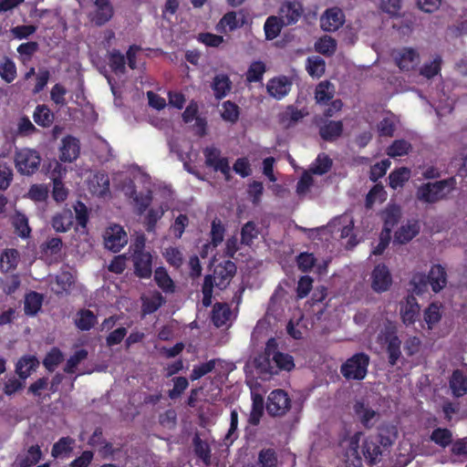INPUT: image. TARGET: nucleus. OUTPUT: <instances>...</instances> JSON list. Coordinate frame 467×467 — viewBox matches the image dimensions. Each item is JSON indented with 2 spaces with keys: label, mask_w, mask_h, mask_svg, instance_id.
<instances>
[{
  "label": "nucleus",
  "mask_w": 467,
  "mask_h": 467,
  "mask_svg": "<svg viewBox=\"0 0 467 467\" xmlns=\"http://www.w3.org/2000/svg\"><path fill=\"white\" fill-rule=\"evenodd\" d=\"M193 451L195 455L208 466L211 464V448L207 441H202L198 434L192 439Z\"/></svg>",
  "instance_id": "37"
},
{
  "label": "nucleus",
  "mask_w": 467,
  "mask_h": 467,
  "mask_svg": "<svg viewBox=\"0 0 467 467\" xmlns=\"http://www.w3.org/2000/svg\"><path fill=\"white\" fill-rule=\"evenodd\" d=\"M291 407V400L287 393L280 389L270 392L266 401V411L272 417L284 416Z\"/></svg>",
  "instance_id": "7"
},
{
  "label": "nucleus",
  "mask_w": 467,
  "mask_h": 467,
  "mask_svg": "<svg viewBox=\"0 0 467 467\" xmlns=\"http://www.w3.org/2000/svg\"><path fill=\"white\" fill-rule=\"evenodd\" d=\"M74 214L71 210L64 209L56 213L52 218V226L57 233H66L72 227Z\"/></svg>",
  "instance_id": "26"
},
{
  "label": "nucleus",
  "mask_w": 467,
  "mask_h": 467,
  "mask_svg": "<svg viewBox=\"0 0 467 467\" xmlns=\"http://www.w3.org/2000/svg\"><path fill=\"white\" fill-rule=\"evenodd\" d=\"M430 438L431 441L442 448H446L452 442V433L447 428L434 429Z\"/></svg>",
  "instance_id": "49"
},
{
  "label": "nucleus",
  "mask_w": 467,
  "mask_h": 467,
  "mask_svg": "<svg viewBox=\"0 0 467 467\" xmlns=\"http://www.w3.org/2000/svg\"><path fill=\"white\" fill-rule=\"evenodd\" d=\"M92 191L99 196H105L109 192V177L104 171H98L91 180Z\"/></svg>",
  "instance_id": "34"
},
{
  "label": "nucleus",
  "mask_w": 467,
  "mask_h": 467,
  "mask_svg": "<svg viewBox=\"0 0 467 467\" xmlns=\"http://www.w3.org/2000/svg\"><path fill=\"white\" fill-rule=\"evenodd\" d=\"M59 151V160L61 161L72 162L76 161L80 153L79 140L71 135L64 137L61 140Z\"/></svg>",
  "instance_id": "14"
},
{
  "label": "nucleus",
  "mask_w": 467,
  "mask_h": 467,
  "mask_svg": "<svg viewBox=\"0 0 467 467\" xmlns=\"http://www.w3.org/2000/svg\"><path fill=\"white\" fill-rule=\"evenodd\" d=\"M354 412L365 428H371L374 425L373 420L378 416L374 410L362 401L355 403Z\"/></svg>",
  "instance_id": "28"
},
{
  "label": "nucleus",
  "mask_w": 467,
  "mask_h": 467,
  "mask_svg": "<svg viewBox=\"0 0 467 467\" xmlns=\"http://www.w3.org/2000/svg\"><path fill=\"white\" fill-rule=\"evenodd\" d=\"M109 65L115 74H124L126 72L125 56L118 49H113L109 55Z\"/></svg>",
  "instance_id": "46"
},
{
  "label": "nucleus",
  "mask_w": 467,
  "mask_h": 467,
  "mask_svg": "<svg viewBox=\"0 0 467 467\" xmlns=\"http://www.w3.org/2000/svg\"><path fill=\"white\" fill-rule=\"evenodd\" d=\"M232 88V81L226 74L215 75L212 83L214 97L222 99L227 96Z\"/></svg>",
  "instance_id": "29"
},
{
  "label": "nucleus",
  "mask_w": 467,
  "mask_h": 467,
  "mask_svg": "<svg viewBox=\"0 0 467 467\" xmlns=\"http://www.w3.org/2000/svg\"><path fill=\"white\" fill-rule=\"evenodd\" d=\"M409 176L410 170L408 168L402 167L396 169L389 175V184L392 189L396 190L403 186L405 182L409 180Z\"/></svg>",
  "instance_id": "53"
},
{
  "label": "nucleus",
  "mask_w": 467,
  "mask_h": 467,
  "mask_svg": "<svg viewBox=\"0 0 467 467\" xmlns=\"http://www.w3.org/2000/svg\"><path fill=\"white\" fill-rule=\"evenodd\" d=\"M371 279V287L377 293H382L389 290L392 284L389 270L383 264H379L375 266L372 271Z\"/></svg>",
  "instance_id": "11"
},
{
  "label": "nucleus",
  "mask_w": 467,
  "mask_h": 467,
  "mask_svg": "<svg viewBox=\"0 0 467 467\" xmlns=\"http://www.w3.org/2000/svg\"><path fill=\"white\" fill-rule=\"evenodd\" d=\"M96 10L92 14L90 20L98 26L108 23L114 15V9L110 0H95Z\"/></svg>",
  "instance_id": "17"
},
{
  "label": "nucleus",
  "mask_w": 467,
  "mask_h": 467,
  "mask_svg": "<svg viewBox=\"0 0 467 467\" xmlns=\"http://www.w3.org/2000/svg\"><path fill=\"white\" fill-rule=\"evenodd\" d=\"M144 244L140 247L137 244L132 254L134 274L140 278H150L152 275V256L150 252L143 250Z\"/></svg>",
  "instance_id": "9"
},
{
  "label": "nucleus",
  "mask_w": 467,
  "mask_h": 467,
  "mask_svg": "<svg viewBox=\"0 0 467 467\" xmlns=\"http://www.w3.org/2000/svg\"><path fill=\"white\" fill-rule=\"evenodd\" d=\"M411 150V144L406 140H396L387 149V154L391 157H402Z\"/></svg>",
  "instance_id": "51"
},
{
  "label": "nucleus",
  "mask_w": 467,
  "mask_h": 467,
  "mask_svg": "<svg viewBox=\"0 0 467 467\" xmlns=\"http://www.w3.org/2000/svg\"><path fill=\"white\" fill-rule=\"evenodd\" d=\"M75 441L69 436L60 438L57 442L54 443L51 455L54 458H58L62 454L68 453L72 451V445Z\"/></svg>",
  "instance_id": "57"
},
{
  "label": "nucleus",
  "mask_w": 467,
  "mask_h": 467,
  "mask_svg": "<svg viewBox=\"0 0 467 467\" xmlns=\"http://www.w3.org/2000/svg\"><path fill=\"white\" fill-rule=\"evenodd\" d=\"M292 82L285 76L271 78L266 85L268 94L280 100L290 91Z\"/></svg>",
  "instance_id": "18"
},
{
  "label": "nucleus",
  "mask_w": 467,
  "mask_h": 467,
  "mask_svg": "<svg viewBox=\"0 0 467 467\" xmlns=\"http://www.w3.org/2000/svg\"><path fill=\"white\" fill-rule=\"evenodd\" d=\"M43 303V296L37 292L32 291L26 296L25 312L26 315L35 316L40 310Z\"/></svg>",
  "instance_id": "44"
},
{
  "label": "nucleus",
  "mask_w": 467,
  "mask_h": 467,
  "mask_svg": "<svg viewBox=\"0 0 467 467\" xmlns=\"http://www.w3.org/2000/svg\"><path fill=\"white\" fill-rule=\"evenodd\" d=\"M154 280L163 292L172 293L174 291V283L164 267L160 266L155 269Z\"/></svg>",
  "instance_id": "40"
},
{
  "label": "nucleus",
  "mask_w": 467,
  "mask_h": 467,
  "mask_svg": "<svg viewBox=\"0 0 467 467\" xmlns=\"http://www.w3.org/2000/svg\"><path fill=\"white\" fill-rule=\"evenodd\" d=\"M63 360V352L58 348L53 347L45 356L43 366L47 371L53 372Z\"/></svg>",
  "instance_id": "45"
},
{
  "label": "nucleus",
  "mask_w": 467,
  "mask_h": 467,
  "mask_svg": "<svg viewBox=\"0 0 467 467\" xmlns=\"http://www.w3.org/2000/svg\"><path fill=\"white\" fill-rule=\"evenodd\" d=\"M442 59L440 56H437L432 61L425 63L420 69V75L431 79L440 74L441 70Z\"/></svg>",
  "instance_id": "56"
},
{
  "label": "nucleus",
  "mask_w": 467,
  "mask_h": 467,
  "mask_svg": "<svg viewBox=\"0 0 467 467\" xmlns=\"http://www.w3.org/2000/svg\"><path fill=\"white\" fill-rule=\"evenodd\" d=\"M232 311L227 303H215L212 310V322L216 327L226 325Z\"/></svg>",
  "instance_id": "27"
},
{
  "label": "nucleus",
  "mask_w": 467,
  "mask_h": 467,
  "mask_svg": "<svg viewBox=\"0 0 467 467\" xmlns=\"http://www.w3.org/2000/svg\"><path fill=\"white\" fill-rule=\"evenodd\" d=\"M166 262L174 268H180L183 264V254L178 247L170 246L162 253Z\"/></svg>",
  "instance_id": "54"
},
{
  "label": "nucleus",
  "mask_w": 467,
  "mask_h": 467,
  "mask_svg": "<svg viewBox=\"0 0 467 467\" xmlns=\"http://www.w3.org/2000/svg\"><path fill=\"white\" fill-rule=\"evenodd\" d=\"M315 48L319 54L330 57L336 52L337 41L329 36H324L316 42Z\"/></svg>",
  "instance_id": "48"
},
{
  "label": "nucleus",
  "mask_w": 467,
  "mask_h": 467,
  "mask_svg": "<svg viewBox=\"0 0 467 467\" xmlns=\"http://www.w3.org/2000/svg\"><path fill=\"white\" fill-rule=\"evenodd\" d=\"M456 186V178L451 176L434 182L422 183L417 189L416 196L422 202L433 204L449 199Z\"/></svg>",
  "instance_id": "1"
},
{
  "label": "nucleus",
  "mask_w": 467,
  "mask_h": 467,
  "mask_svg": "<svg viewBox=\"0 0 467 467\" xmlns=\"http://www.w3.org/2000/svg\"><path fill=\"white\" fill-rule=\"evenodd\" d=\"M388 430L380 428L375 435L367 437L362 444V453L370 465L379 462V456L382 454V449H387L393 442V438L386 436Z\"/></svg>",
  "instance_id": "2"
},
{
  "label": "nucleus",
  "mask_w": 467,
  "mask_h": 467,
  "mask_svg": "<svg viewBox=\"0 0 467 467\" xmlns=\"http://www.w3.org/2000/svg\"><path fill=\"white\" fill-rule=\"evenodd\" d=\"M451 393L456 398L463 397L467 393V377L461 369H455L449 380Z\"/></svg>",
  "instance_id": "25"
},
{
  "label": "nucleus",
  "mask_w": 467,
  "mask_h": 467,
  "mask_svg": "<svg viewBox=\"0 0 467 467\" xmlns=\"http://www.w3.org/2000/svg\"><path fill=\"white\" fill-rule=\"evenodd\" d=\"M19 253L16 249L8 248L3 251L0 257V266L3 272H9L16 268L19 262Z\"/></svg>",
  "instance_id": "35"
},
{
  "label": "nucleus",
  "mask_w": 467,
  "mask_h": 467,
  "mask_svg": "<svg viewBox=\"0 0 467 467\" xmlns=\"http://www.w3.org/2000/svg\"><path fill=\"white\" fill-rule=\"evenodd\" d=\"M306 115L307 112L306 110L298 109L296 107L290 105L287 106L285 110L280 114V122L287 127H290L298 122Z\"/></svg>",
  "instance_id": "38"
},
{
  "label": "nucleus",
  "mask_w": 467,
  "mask_h": 467,
  "mask_svg": "<svg viewBox=\"0 0 467 467\" xmlns=\"http://www.w3.org/2000/svg\"><path fill=\"white\" fill-rule=\"evenodd\" d=\"M34 121L40 127L48 128L54 122V113L45 104L37 105L33 113Z\"/></svg>",
  "instance_id": "32"
},
{
  "label": "nucleus",
  "mask_w": 467,
  "mask_h": 467,
  "mask_svg": "<svg viewBox=\"0 0 467 467\" xmlns=\"http://www.w3.org/2000/svg\"><path fill=\"white\" fill-rule=\"evenodd\" d=\"M384 343L388 354V362L390 366H395L401 357V340L394 330H388L384 333Z\"/></svg>",
  "instance_id": "15"
},
{
  "label": "nucleus",
  "mask_w": 467,
  "mask_h": 467,
  "mask_svg": "<svg viewBox=\"0 0 467 467\" xmlns=\"http://www.w3.org/2000/svg\"><path fill=\"white\" fill-rule=\"evenodd\" d=\"M334 92V86L329 81H321L316 88L315 99L317 103L326 104L332 99Z\"/></svg>",
  "instance_id": "43"
},
{
  "label": "nucleus",
  "mask_w": 467,
  "mask_h": 467,
  "mask_svg": "<svg viewBox=\"0 0 467 467\" xmlns=\"http://www.w3.org/2000/svg\"><path fill=\"white\" fill-rule=\"evenodd\" d=\"M276 348L277 344L275 339H268L265 355L269 372L271 374H277L279 370L291 371L295 368L293 357L289 354L277 351Z\"/></svg>",
  "instance_id": "3"
},
{
  "label": "nucleus",
  "mask_w": 467,
  "mask_h": 467,
  "mask_svg": "<svg viewBox=\"0 0 467 467\" xmlns=\"http://www.w3.org/2000/svg\"><path fill=\"white\" fill-rule=\"evenodd\" d=\"M16 67L15 62L5 57L4 62L0 63V77L6 83L13 82L16 78Z\"/></svg>",
  "instance_id": "55"
},
{
  "label": "nucleus",
  "mask_w": 467,
  "mask_h": 467,
  "mask_svg": "<svg viewBox=\"0 0 467 467\" xmlns=\"http://www.w3.org/2000/svg\"><path fill=\"white\" fill-rule=\"evenodd\" d=\"M128 243V236L123 227L119 224H113L106 229L104 234V245L108 250L118 253Z\"/></svg>",
  "instance_id": "10"
},
{
  "label": "nucleus",
  "mask_w": 467,
  "mask_h": 467,
  "mask_svg": "<svg viewBox=\"0 0 467 467\" xmlns=\"http://www.w3.org/2000/svg\"><path fill=\"white\" fill-rule=\"evenodd\" d=\"M202 153L205 165L213 168L215 171H221L225 180L229 181L231 178L229 161L226 157H221V150L214 146H208L203 149Z\"/></svg>",
  "instance_id": "8"
},
{
  "label": "nucleus",
  "mask_w": 467,
  "mask_h": 467,
  "mask_svg": "<svg viewBox=\"0 0 467 467\" xmlns=\"http://www.w3.org/2000/svg\"><path fill=\"white\" fill-rule=\"evenodd\" d=\"M285 26L286 25L281 17L275 16L267 17L264 25L265 39L273 40L276 38Z\"/></svg>",
  "instance_id": "33"
},
{
  "label": "nucleus",
  "mask_w": 467,
  "mask_h": 467,
  "mask_svg": "<svg viewBox=\"0 0 467 467\" xmlns=\"http://www.w3.org/2000/svg\"><path fill=\"white\" fill-rule=\"evenodd\" d=\"M265 70L266 67L263 61L252 62L245 73L246 81L249 83L261 81Z\"/></svg>",
  "instance_id": "47"
},
{
  "label": "nucleus",
  "mask_w": 467,
  "mask_h": 467,
  "mask_svg": "<svg viewBox=\"0 0 467 467\" xmlns=\"http://www.w3.org/2000/svg\"><path fill=\"white\" fill-rule=\"evenodd\" d=\"M164 211L161 207L158 209L150 208L144 217V225L148 233L155 232L158 221L163 216Z\"/></svg>",
  "instance_id": "60"
},
{
  "label": "nucleus",
  "mask_w": 467,
  "mask_h": 467,
  "mask_svg": "<svg viewBox=\"0 0 467 467\" xmlns=\"http://www.w3.org/2000/svg\"><path fill=\"white\" fill-rule=\"evenodd\" d=\"M39 366L36 356L25 355L16 364V373L18 377L27 379Z\"/></svg>",
  "instance_id": "23"
},
{
  "label": "nucleus",
  "mask_w": 467,
  "mask_h": 467,
  "mask_svg": "<svg viewBox=\"0 0 467 467\" xmlns=\"http://www.w3.org/2000/svg\"><path fill=\"white\" fill-rule=\"evenodd\" d=\"M345 22V15L338 7L328 8L320 18L321 28L326 32L337 31Z\"/></svg>",
  "instance_id": "12"
},
{
  "label": "nucleus",
  "mask_w": 467,
  "mask_h": 467,
  "mask_svg": "<svg viewBox=\"0 0 467 467\" xmlns=\"http://www.w3.org/2000/svg\"><path fill=\"white\" fill-rule=\"evenodd\" d=\"M97 323L96 315L89 309H80L75 320L77 327L82 331L90 330Z\"/></svg>",
  "instance_id": "39"
},
{
  "label": "nucleus",
  "mask_w": 467,
  "mask_h": 467,
  "mask_svg": "<svg viewBox=\"0 0 467 467\" xmlns=\"http://www.w3.org/2000/svg\"><path fill=\"white\" fill-rule=\"evenodd\" d=\"M420 231V225L418 220H410L396 231L394 234L395 242L404 244L411 241Z\"/></svg>",
  "instance_id": "22"
},
{
  "label": "nucleus",
  "mask_w": 467,
  "mask_h": 467,
  "mask_svg": "<svg viewBox=\"0 0 467 467\" xmlns=\"http://www.w3.org/2000/svg\"><path fill=\"white\" fill-rule=\"evenodd\" d=\"M26 379L20 377L11 376L4 381L2 390L7 397H12L15 394L24 389L26 386Z\"/></svg>",
  "instance_id": "42"
},
{
  "label": "nucleus",
  "mask_w": 467,
  "mask_h": 467,
  "mask_svg": "<svg viewBox=\"0 0 467 467\" xmlns=\"http://www.w3.org/2000/svg\"><path fill=\"white\" fill-rule=\"evenodd\" d=\"M88 350L81 348L77 350L67 360L64 371L67 374L75 373V369L78 365L88 358Z\"/></svg>",
  "instance_id": "61"
},
{
  "label": "nucleus",
  "mask_w": 467,
  "mask_h": 467,
  "mask_svg": "<svg viewBox=\"0 0 467 467\" xmlns=\"http://www.w3.org/2000/svg\"><path fill=\"white\" fill-rule=\"evenodd\" d=\"M395 61L401 70L409 71L417 66L419 54L413 48L405 47L395 57Z\"/></svg>",
  "instance_id": "24"
},
{
  "label": "nucleus",
  "mask_w": 467,
  "mask_h": 467,
  "mask_svg": "<svg viewBox=\"0 0 467 467\" xmlns=\"http://www.w3.org/2000/svg\"><path fill=\"white\" fill-rule=\"evenodd\" d=\"M165 299L160 292H155L150 298L143 302V312L145 314H152L156 312L163 304Z\"/></svg>",
  "instance_id": "63"
},
{
  "label": "nucleus",
  "mask_w": 467,
  "mask_h": 467,
  "mask_svg": "<svg viewBox=\"0 0 467 467\" xmlns=\"http://www.w3.org/2000/svg\"><path fill=\"white\" fill-rule=\"evenodd\" d=\"M369 361L368 354L356 353L340 366V373L347 380H362L368 374Z\"/></svg>",
  "instance_id": "4"
},
{
  "label": "nucleus",
  "mask_w": 467,
  "mask_h": 467,
  "mask_svg": "<svg viewBox=\"0 0 467 467\" xmlns=\"http://www.w3.org/2000/svg\"><path fill=\"white\" fill-rule=\"evenodd\" d=\"M239 107L231 100L223 103V112L221 114L223 119L231 123H235L239 119Z\"/></svg>",
  "instance_id": "62"
},
{
  "label": "nucleus",
  "mask_w": 467,
  "mask_h": 467,
  "mask_svg": "<svg viewBox=\"0 0 467 467\" xmlns=\"http://www.w3.org/2000/svg\"><path fill=\"white\" fill-rule=\"evenodd\" d=\"M42 456L39 445H32L27 449L25 456L17 457V465L19 467H32L40 462Z\"/></svg>",
  "instance_id": "36"
},
{
  "label": "nucleus",
  "mask_w": 467,
  "mask_h": 467,
  "mask_svg": "<svg viewBox=\"0 0 467 467\" xmlns=\"http://www.w3.org/2000/svg\"><path fill=\"white\" fill-rule=\"evenodd\" d=\"M216 279L213 275H206L203 279L202 286V306L208 307L212 305L213 292L215 285Z\"/></svg>",
  "instance_id": "52"
},
{
  "label": "nucleus",
  "mask_w": 467,
  "mask_h": 467,
  "mask_svg": "<svg viewBox=\"0 0 467 467\" xmlns=\"http://www.w3.org/2000/svg\"><path fill=\"white\" fill-rule=\"evenodd\" d=\"M259 467H276L277 456L274 449H263L258 456Z\"/></svg>",
  "instance_id": "64"
},
{
  "label": "nucleus",
  "mask_w": 467,
  "mask_h": 467,
  "mask_svg": "<svg viewBox=\"0 0 467 467\" xmlns=\"http://www.w3.org/2000/svg\"><path fill=\"white\" fill-rule=\"evenodd\" d=\"M415 287L419 289V293L422 290L419 285L426 286L430 284L434 293L440 292L447 284V273L441 265L431 266L428 275H417L413 276Z\"/></svg>",
  "instance_id": "6"
},
{
  "label": "nucleus",
  "mask_w": 467,
  "mask_h": 467,
  "mask_svg": "<svg viewBox=\"0 0 467 467\" xmlns=\"http://www.w3.org/2000/svg\"><path fill=\"white\" fill-rule=\"evenodd\" d=\"M236 269V265L231 260H226L219 264L214 269L213 276L216 279L215 285L219 289L226 288L235 275Z\"/></svg>",
  "instance_id": "13"
},
{
  "label": "nucleus",
  "mask_w": 467,
  "mask_h": 467,
  "mask_svg": "<svg viewBox=\"0 0 467 467\" xmlns=\"http://www.w3.org/2000/svg\"><path fill=\"white\" fill-rule=\"evenodd\" d=\"M344 130L342 120H323L318 125V133L325 141H335L341 137Z\"/></svg>",
  "instance_id": "16"
},
{
  "label": "nucleus",
  "mask_w": 467,
  "mask_h": 467,
  "mask_svg": "<svg viewBox=\"0 0 467 467\" xmlns=\"http://www.w3.org/2000/svg\"><path fill=\"white\" fill-rule=\"evenodd\" d=\"M13 226L16 234L22 237L26 238L30 235L31 229L28 225V219L25 214L17 213L13 219Z\"/></svg>",
  "instance_id": "58"
},
{
  "label": "nucleus",
  "mask_w": 467,
  "mask_h": 467,
  "mask_svg": "<svg viewBox=\"0 0 467 467\" xmlns=\"http://www.w3.org/2000/svg\"><path fill=\"white\" fill-rule=\"evenodd\" d=\"M420 313V306L413 296H408L404 304L400 306V316L404 325H413Z\"/></svg>",
  "instance_id": "20"
},
{
  "label": "nucleus",
  "mask_w": 467,
  "mask_h": 467,
  "mask_svg": "<svg viewBox=\"0 0 467 467\" xmlns=\"http://www.w3.org/2000/svg\"><path fill=\"white\" fill-rule=\"evenodd\" d=\"M332 160L328 155L325 153H320L317 155L313 167L311 168V171L314 174L323 175L327 173L332 167Z\"/></svg>",
  "instance_id": "59"
},
{
  "label": "nucleus",
  "mask_w": 467,
  "mask_h": 467,
  "mask_svg": "<svg viewBox=\"0 0 467 467\" xmlns=\"http://www.w3.org/2000/svg\"><path fill=\"white\" fill-rule=\"evenodd\" d=\"M41 156L33 149L23 148L15 153V165L17 171L24 175H32L39 168Z\"/></svg>",
  "instance_id": "5"
},
{
  "label": "nucleus",
  "mask_w": 467,
  "mask_h": 467,
  "mask_svg": "<svg viewBox=\"0 0 467 467\" xmlns=\"http://www.w3.org/2000/svg\"><path fill=\"white\" fill-rule=\"evenodd\" d=\"M265 400L259 393H252V409L249 414L248 422L252 426H257L264 415Z\"/></svg>",
  "instance_id": "30"
},
{
  "label": "nucleus",
  "mask_w": 467,
  "mask_h": 467,
  "mask_svg": "<svg viewBox=\"0 0 467 467\" xmlns=\"http://www.w3.org/2000/svg\"><path fill=\"white\" fill-rule=\"evenodd\" d=\"M129 196L133 200L136 205L137 213L139 215H141L146 212V210L150 207L153 200L151 191H148L146 193H138L135 187L132 188Z\"/></svg>",
  "instance_id": "31"
},
{
  "label": "nucleus",
  "mask_w": 467,
  "mask_h": 467,
  "mask_svg": "<svg viewBox=\"0 0 467 467\" xmlns=\"http://www.w3.org/2000/svg\"><path fill=\"white\" fill-rule=\"evenodd\" d=\"M307 73L313 78H320L326 70L325 60L318 57H311L306 59Z\"/></svg>",
  "instance_id": "50"
},
{
  "label": "nucleus",
  "mask_w": 467,
  "mask_h": 467,
  "mask_svg": "<svg viewBox=\"0 0 467 467\" xmlns=\"http://www.w3.org/2000/svg\"><path fill=\"white\" fill-rule=\"evenodd\" d=\"M401 215V209L399 205L388 204L381 212V219L384 223L382 231L387 234H390L394 226L400 222Z\"/></svg>",
  "instance_id": "21"
},
{
  "label": "nucleus",
  "mask_w": 467,
  "mask_h": 467,
  "mask_svg": "<svg viewBox=\"0 0 467 467\" xmlns=\"http://www.w3.org/2000/svg\"><path fill=\"white\" fill-rule=\"evenodd\" d=\"M303 11L301 3L285 1L280 7V17L286 26L295 25L302 16Z\"/></svg>",
  "instance_id": "19"
},
{
  "label": "nucleus",
  "mask_w": 467,
  "mask_h": 467,
  "mask_svg": "<svg viewBox=\"0 0 467 467\" xmlns=\"http://www.w3.org/2000/svg\"><path fill=\"white\" fill-rule=\"evenodd\" d=\"M260 232L254 222L245 223L241 229V244L251 247Z\"/></svg>",
  "instance_id": "41"
}]
</instances>
